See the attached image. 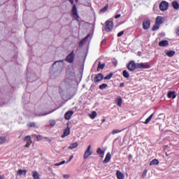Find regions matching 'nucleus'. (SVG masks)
<instances>
[{
	"label": "nucleus",
	"mask_w": 179,
	"mask_h": 179,
	"mask_svg": "<svg viewBox=\"0 0 179 179\" xmlns=\"http://www.w3.org/2000/svg\"><path fill=\"white\" fill-rule=\"evenodd\" d=\"M150 68V65L145 63H137L136 64L134 61H130L127 64V69L130 71V72H134L135 69H149Z\"/></svg>",
	"instance_id": "f257e3e1"
},
{
	"label": "nucleus",
	"mask_w": 179,
	"mask_h": 179,
	"mask_svg": "<svg viewBox=\"0 0 179 179\" xmlns=\"http://www.w3.org/2000/svg\"><path fill=\"white\" fill-rule=\"evenodd\" d=\"M166 20V18L163 16H157L155 19V23L153 25L152 30V31H156L160 29V25L163 24Z\"/></svg>",
	"instance_id": "f03ea898"
},
{
	"label": "nucleus",
	"mask_w": 179,
	"mask_h": 179,
	"mask_svg": "<svg viewBox=\"0 0 179 179\" xmlns=\"http://www.w3.org/2000/svg\"><path fill=\"white\" fill-rule=\"evenodd\" d=\"M65 61L68 62V64H73L75 62V51H71L65 58Z\"/></svg>",
	"instance_id": "7ed1b4c3"
},
{
	"label": "nucleus",
	"mask_w": 179,
	"mask_h": 179,
	"mask_svg": "<svg viewBox=\"0 0 179 179\" xmlns=\"http://www.w3.org/2000/svg\"><path fill=\"white\" fill-rule=\"evenodd\" d=\"M113 29H114V23L113 21L107 20L105 25L106 31L110 32Z\"/></svg>",
	"instance_id": "20e7f679"
},
{
	"label": "nucleus",
	"mask_w": 179,
	"mask_h": 179,
	"mask_svg": "<svg viewBox=\"0 0 179 179\" xmlns=\"http://www.w3.org/2000/svg\"><path fill=\"white\" fill-rule=\"evenodd\" d=\"M159 9L162 12L167 10V9H169V2L166 1H162L159 4Z\"/></svg>",
	"instance_id": "39448f33"
},
{
	"label": "nucleus",
	"mask_w": 179,
	"mask_h": 179,
	"mask_svg": "<svg viewBox=\"0 0 179 179\" xmlns=\"http://www.w3.org/2000/svg\"><path fill=\"white\" fill-rule=\"evenodd\" d=\"M24 142H27V144L24 145V148H30V145L33 143V141H31V136H26L24 139Z\"/></svg>",
	"instance_id": "423d86ee"
},
{
	"label": "nucleus",
	"mask_w": 179,
	"mask_h": 179,
	"mask_svg": "<svg viewBox=\"0 0 179 179\" xmlns=\"http://www.w3.org/2000/svg\"><path fill=\"white\" fill-rule=\"evenodd\" d=\"M103 79H104V76L103 75V73H99L96 74L95 76V77L94 78V82L95 83H99V82H101V80H103Z\"/></svg>",
	"instance_id": "0eeeda50"
},
{
	"label": "nucleus",
	"mask_w": 179,
	"mask_h": 179,
	"mask_svg": "<svg viewBox=\"0 0 179 179\" xmlns=\"http://www.w3.org/2000/svg\"><path fill=\"white\" fill-rule=\"evenodd\" d=\"M90 149H92V145H88L87 150H85V153H84V159L86 160V159H87L89 157V156H92V150H90Z\"/></svg>",
	"instance_id": "6e6552de"
},
{
	"label": "nucleus",
	"mask_w": 179,
	"mask_h": 179,
	"mask_svg": "<svg viewBox=\"0 0 179 179\" xmlns=\"http://www.w3.org/2000/svg\"><path fill=\"white\" fill-rule=\"evenodd\" d=\"M150 27V20H145L143 22V29L144 30H148Z\"/></svg>",
	"instance_id": "1a4fd4ad"
},
{
	"label": "nucleus",
	"mask_w": 179,
	"mask_h": 179,
	"mask_svg": "<svg viewBox=\"0 0 179 179\" xmlns=\"http://www.w3.org/2000/svg\"><path fill=\"white\" fill-rule=\"evenodd\" d=\"M72 15L73 17H76V19H78L79 16L78 15V8H76V5L73 4L72 8Z\"/></svg>",
	"instance_id": "9d476101"
},
{
	"label": "nucleus",
	"mask_w": 179,
	"mask_h": 179,
	"mask_svg": "<svg viewBox=\"0 0 179 179\" xmlns=\"http://www.w3.org/2000/svg\"><path fill=\"white\" fill-rule=\"evenodd\" d=\"M71 134V128H69V127H67L64 130V133L62 135V138H66V136H68Z\"/></svg>",
	"instance_id": "9b49d317"
},
{
	"label": "nucleus",
	"mask_w": 179,
	"mask_h": 179,
	"mask_svg": "<svg viewBox=\"0 0 179 179\" xmlns=\"http://www.w3.org/2000/svg\"><path fill=\"white\" fill-rule=\"evenodd\" d=\"M73 113H74L73 110L67 111L64 115L65 120H67L68 121H69V120H71V117L73 115Z\"/></svg>",
	"instance_id": "f8f14e48"
},
{
	"label": "nucleus",
	"mask_w": 179,
	"mask_h": 179,
	"mask_svg": "<svg viewBox=\"0 0 179 179\" xmlns=\"http://www.w3.org/2000/svg\"><path fill=\"white\" fill-rule=\"evenodd\" d=\"M116 176L117 179H124L125 176H124V173H122L120 171L117 170L116 171Z\"/></svg>",
	"instance_id": "ddd939ff"
},
{
	"label": "nucleus",
	"mask_w": 179,
	"mask_h": 179,
	"mask_svg": "<svg viewBox=\"0 0 179 179\" xmlns=\"http://www.w3.org/2000/svg\"><path fill=\"white\" fill-rule=\"evenodd\" d=\"M110 160H111V154L110 152H108L106 155L104 160L103 161V163H108Z\"/></svg>",
	"instance_id": "4468645a"
},
{
	"label": "nucleus",
	"mask_w": 179,
	"mask_h": 179,
	"mask_svg": "<svg viewBox=\"0 0 179 179\" xmlns=\"http://www.w3.org/2000/svg\"><path fill=\"white\" fill-rule=\"evenodd\" d=\"M167 45H169V41L167 40H164L159 43V47H167Z\"/></svg>",
	"instance_id": "2eb2a0df"
},
{
	"label": "nucleus",
	"mask_w": 179,
	"mask_h": 179,
	"mask_svg": "<svg viewBox=\"0 0 179 179\" xmlns=\"http://www.w3.org/2000/svg\"><path fill=\"white\" fill-rule=\"evenodd\" d=\"M166 55H167V57H169V58H171V57H174V55H176V51L174 50H169L167 52H165Z\"/></svg>",
	"instance_id": "dca6fc26"
},
{
	"label": "nucleus",
	"mask_w": 179,
	"mask_h": 179,
	"mask_svg": "<svg viewBox=\"0 0 179 179\" xmlns=\"http://www.w3.org/2000/svg\"><path fill=\"white\" fill-rule=\"evenodd\" d=\"M115 101L117 104L118 107H121V106H122V98H121V96H118Z\"/></svg>",
	"instance_id": "f3484780"
},
{
	"label": "nucleus",
	"mask_w": 179,
	"mask_h": 179,
	"mask_svg": "<svg viewBox=\"0 0 179 179\" xmlns=\"http://www.w3.org/2000/svg\"><path fill=\"white\" fill-rule=\"evenodd\" d=\"M17 174V176H26V174H27V171L26 169H18Z\"/></svg>",
	"instance_id": "a211bd4d"
},
{
	"label": "nucleus",
	"mask_w": 179,
	"mask_h": 179,
	"mask_svg": "<svg viewBox=\"0 0 179 179\" xmlns=\"http://www.w3.org/2000/svg\"><path fill=\"white\" fill-rule=\"evenodd\" d=\"M78 146H79V144L78 143V142L73 143L70 144V145L69 146V149L72 150L73 149H76Z\"/></svg>",
	"instance_id": "6ab92c4d"
},
{
	"label": "nucleus",
	"mask_w": 179,
	"mask_h": 179,
	"mask_svg": "<svg viewBox=\"0 0 179 179\" xmlns=\"http://www.w3.org/2000/svg\"><path fill=\"white\" fill-rule=\"evenodd\" d=\"M89 37H90V34H87L85 38H84L83 40H81L79 43V45H83V44H85V43H86L87 38H89Z\"/></svg>",
	"instance_id": "aec40b11"
},
{
	"label": "nucleus",
	"mask_w": 179,
	"mask_h": 179,
	"mask_svg": "<svg viewBox=\"0 0 179 179\" xmlns=\"http://www.w3.org/2000/svg\"><path fill=\"white\" fill-rule=\"evenodd\" d=\"M168 97L169 99H176L177 97V95L176 94V92H169L168 93Z\"/></svg>",
	"instance_id": "412c9836"
},
{
	"label": "nucleus",
	"mask_w": 179,
	"mask_h": 179,
	"mask_svg": "<svg viewBox=\"0 0 179 179\" xmlns=\"http://www.w3.org/2000/svg\"><path fill=\"white\" fill-rule=\"evenodd\" d=\"M104 66H106V64H101V62H99L98 64V67L96 69L97 72H99L100 69H104Z\"/></svg>",
	"instance_id": "4be33fe9"
},
{
	"label": "nucleus",
	"mask_w": 179,
	"mask_h": 179,
	"mask_svg": "<svg viewBox=\"0 0 179 179\" xmlns=\"http://www.w3.org/2000/svg\"><path fill=\"white\" fill-rule=\"evenodd\" d=\"M172 6L174 9H176V10L179 9V3L178 1H173L172 2Z\"/></svg>",
	"instance_id": "5701e85b"
},
{
	"label": "nucleus",
	"mask_w": 179,
	"mask_h": 179,
	"mask_svg": "<svg viewBox=\"0 0 179 179\" xmlns=\"http://www.w3.org/2000/svg\"><path fill=\"white\" fill-rule=\"evenodd\" d=\"M96 153H97V155H99V156H101V157H104V151H103V150H101V148H99L97 149Z\"/></svg>",
	"instance_id": "b1692460"
},
{
	"label": "nucleus",
	"mask_w": 179,
	"mask_h": 179,
	"mask_svg": "<svg viewBox=\"0 0 179 179\" xmlns=\"http://www.w3.org/2000/svg\"><path fill=\"white\" fill-rule=\"evenodd\" d=\"M32 177L34 179H40V174L37 171H33L32 172Z\"/></svg>",
	"instance_id": "393cba45"
},
{
	"label": "nucleus",
	"mask_w": 179,
	"mask_h": 179,
	"mask_svg": "<svg viewBox=\"0 0 179 179\" xmlns=\"http://www.w3.org/2000/svg\"><path fill=\"white\" fill-rule=\"evenodd\" d=\"M157 165L159 164V159H154L150 162V166H153V165Z\"/></svg>",
	"instance_id": "a878e982"
},
{
	"label": "nucleus",
	"mask_w": 179,
	"mask_h": 179,
	"mask_svg": "<svg viewBox=\"0 0 179 179\" xmlns=\"http://www.w3.org/2000/svg\"><path fill=\"white\" fill-rule=\"evenodd\" d=\"M108 10V4H106L104 8H101L100 10V13H105V12H107Z\"/></svg>",
	"instance_id": "bb28decb"
},
{
	"label": "nucleus",
	"mask_w": 179,
	"mask_h": 179,
	"mask_svg": "<svg viewBox=\"0 0 179 179\" xmlns=\"http://www.w3.org/2000/svg\"><path fill=\"white\" fill-rule=\"evenodd\" d=\"M43 139H48V137H43L41 135L36 136V141L40 142V141H43Z\"/></svg>",
	"instance_id": "cd10ccee"
},
{
	"label": "nucleus",
	"mask_w": 179,
	"mask_h": 179,
	"mask_svg": "<svg viewBox=\"0 0 179 179\" xmlns=\"http://www.w3.org/2000/svg\"><path fill=\"white\" fill-rule=\"evenodd\" d=\"M6 142V136H1L0 137V145H2Z\"/></svg>",
	"instance_id": "c85d7f7f"
},
{
	"label": "nucleus",
	"mask_w": 179,
	"mask_h": 179,
	"mask_svg": "<svg viewBox=\"0 0 179 179\" xmlns=\"http://www.w3.org/2000/svg\"><path fill=\"white\" fill-rule=\"evenodd\" d=\"M154 113L151 114L144 122V124H148V122H150V120L152 118H153Z\"/></svg>",
	"instance_id": "c756f323"
},
{
	"label": "nucleus",
	"mask_w": 179,
	"mask_h": 179,
	"mask_svg": "<svg viewBox=\"0 0 179 179\" xmlns=\"http://www.w3.org/2000/svg\"><path fill=\"white\" fill-rule=\"evenodd\" d=\"M122 75H123L124 78H126L127 79H128V78H129V73H128V71L127 70L123 71Z\"/></svg>",
	"instance_id": "7c9ffc66"
},
{
	"label": "nucleus",
	"mask_w": 179,
	"mask_h": 179,
	"mask_svg": "<svg viewBox=\"0 0 179 179\" xmlns=\"http://www.w3.org/2000/svg\"><path fill=\"white\" fill-rule=\"evenodd\" d=\"M106 87H108V85H107L106 83H103L99 85L100 90H103V89H106Z\"/></svg>",
	"instance_id": "2f4dec72"
},
{
	"label": "nucleus",
	"mask_w": 179,
	"mask_h": 179,
	"mask_svg": "<svg viewBox=\"0 0 179 179\" xmlns=\"http://www.w3.org/2000/svg\"><path fill=\"white\" fill-rule=\"evenodd\" d=\"M96 117H97V113L96 111H93L92 113V114L90 115V118L92 120H94V118H96Z\"/></svg>",
	"instance_id": "473e14b6"
},
{
	"label": "nucleus",
	"mask_w": 179,
	"mask_h": 179,
	"mask_svg": "<svg viewBox=\"0 0 179 179\" xmlns=\"http://www.w3.org/2000/svg\"><path fill=\"white\" fill-rule=\"evenodd\" d=\"M110 78H113V73H109L106 76L104 77L105 80H110Z\"/></svg>",
	"instance_id": "72a5a7b5"
},
{
	"label": "nucleus",
	"mask_w": 179,
	"mask_h": 179,
	"mask_svg": "<svg viewBox=\"0 0 179 179\" xmlns=\"http://www.w3.org/2000/svg\"><path fill=\"white\" fill-rule=\"evenodd\" d=\"M27 127H29V128H34V127H36V123L35 122H29L27 124Z\"/></svg>",
	"instance_id": "f704fd0d"
},
{
	"label": "nucleus",
	"mask_w": 179,
	"mask_h": 179,
	"mask_svg": "<svg viewBox=\"0 0 179 179\" xmlns=\"http://www.w3.org/2000/svg\"><path fill=\"white\" fill-rule=\"evenodd\" d=\"M146 176H148V171L146 169H145L143 171V173H142V177L143 178H145V177H146Z\"/></svg>",
	"instance_id": "c9c22d12"
},
{
	"label": "nucleus",
	"mask_w": 179,
	"mask_h": 179,
	"mask_svg": "<svg viewBox=\"0 0 179 179\" xmlns=\"http://www.w3.org/2000/svg\"><path fill=\"white\" fill-rule=\"evenodd\" d=\"M120 132H121V130L114 129L112 131V135H115V134H120Z\"/></svg>",
	"instance_id": "e433bc0d"
},
{
	"label": "nucleus",
	"mask_w": 179,
	"mask_h": 179,
	"mask_svg": "<svg viewBox=\"0 0 179 179\" xmlns=\"http://www.w3.org/2000/svg\"><path fill=\"white\" fill-rule=\"evenodd\" d=\"M50 124L51 127H54V125H55V124H56V122H55V120H50Z\"/></svg>",
	"instance_id": "4c0bfd02"
},
{
	"label": "nucleus",
	"mask_w": 179,
	"mask_h": 179,
	"mask_svg": "<svg viewBox=\"0 0 179 179\" xmlns=\"http://www.w3.org/2000/svg\"><path fill=\"white\" fill-rule=\"evenodd\" d=\"M124 31H122L117 34V37H121L124 34Z\"/></svg>",
	"instance_id": "58836bf2"
},
{
	"label": "nucleus",
	"mask_w": 179,
	"mask_h": 179,
	"mask_svg": "<svg viewBox=\"0 0 179 179\" xmlns=\"http://www.w3.org/2000/svg\"><path fill=\"white\" fill-rule=\"evenodd\" d=\"M176 35L179 36V27L176 28Z\"/></svg>",
	"instance_id": "ea45409f"
},
{
	"label": "nucleus",
	"mask_w": 179,
	"mask_h": 179,
	"mask_svg": "<svg viewBox=\"0 0 179 179\" xmlns=\"http://www.w3.org/2000/svg\"><path fill=\"white\" fill-rule=\"evenodd\" d=\"M119 17H121V14H117L115 16V19H119Z\"/></svg>",
	"instance_id": "a19ab883"
},
{
	"label": "nucleus",
	"mask_w": 179,
	"mask_h": 179,
	"mask_svg": "<svg viewBox=\"0 0 179 179\" xmlns=\"http://www.w3.org/2000/svg\"><path fill=\"white\" fill-rule=\"evenodd\" d=\"M73 159V155H71L69 159V160L67 161V163H69V162H71V160H72Z\"/></svg>",
	"instance_id": "79ce46f5"
},
{
	"label": "nucleus",
	"mask_w": 179,
	"mask_h": 179,
	"mask_svg": "<svg viewBox=\"0 0 179 179\" xmlns=\"http://www.w3.org/2000/svg\"><path fill=\"white\" fill-rule=\"evenodd\" d=\"M64 178L66 179V178H69V174H66L63 176Z\"/></svg>",
	"instance_id": "37998d69"
},
{
	"label": "nucleus",
	"mask_w": 179,
	"mask_h": 179,
	"mask_svg": "<svg viewBox=\"0 0 179 179\" xmlns=\"http://www.w3.org/2000/svg\"><path fill=\"white\" fill-rule=\"evenodd\" d=\"M125 86V84L124 83H121L120 85V87H124Z\"/></svg>",
	"instance_id": "c03bdc74"
},
{
	"label": "nucleus",
	"mask_w": 179,
	"mask_h": 179,
	"mask_svg": "<svg viewBox=\"0 0 179 179\" xmlns=\"http://www.w3.org/2000/svg\"><path fill=\"white\" fill-rule=\"evenodd\" d=\"M47 139L49 142H52V138H45Z\"/></svg>",
	"instance_id": "a18cd8bd"
},
{
	"label": "nucleus",
	"mask_w": 179,
	"mask_h": 179,
	"mask_svg": "<svg viewBox=\"0 0 179 179\" xmlns=\"http://www.w3.org/2000/svg\"><path fill=\"white\" fill-rule=\"evenodd\" d=\"M60 166H62V164H65V161H62L59 162Z\"/></svg>",
	"instance_id": "49530a36"
},
{
	"label": "nucleus",
	"mask_w": 179,
	"mask_h": 179,
	"mask_svg": "<svg viewBox=\"0 0 179 179\" xmlns=\"http://www.w3.org/2000/svg\"><path fill=\"white\" fill-rule=\"evenodd\" d=\"M114 66H117V62H113Z\"/></svg>",
	"instance_id": "de8ad7c7"
},
{
	"label": "nucleus",
	"mask_w": 179,
	"mask_h": 179,
	"mask_svg": "<svg viewBox=\"0 0 179 179\" xmlns=\"http://www.w3.org/2000/svg\"><path fill=\"white\" fill-rule=\"evenodd\" d=\"M128 157H129V159H132V155L129 154V155H128Z\"/></svg>",
	"instance_id": "09e8293b"
},
{
	"label": "nucleus",
	"mask_w": 179,
	"mask_h": 179,
	"mask_svg": "<svg viewBox=\"0 0 179 179\" xmlns=\"http://www.w3.org/2000/svg\"><path fill=\"white\" fill-rule=\"evenodd\" d=\"M70 3H71V5H73V0H69Z\"/></svg>",
	"instance_id": "8fccbe9b"
},
{
	"label": "nucleus",
	"mask_w": 179,
	"mask_h": 179,
	"mask_svg": "<svg viewBox=\"0 0 179 179\" xmlns=\"http://www.w3.org/2000/svg\"><path fill=\"white\" fill-rule=\"evenodd\" d=\"M106 40H103L102 41H101V44H106Z\"/></svg>",
	"instance_id": "3c124183"
},
{
	"label": "nucleus",
	"mask_w": 179,
	"mask_h": 179,
	"mask_svg": "<svg viewBox=\"0 0 179 179\" xmlns=\"http://www.w3.org/2000/svg\"><path fill=\"white\" fill-rule=\"evenodd\" d=\"M3 178H5L4 176H0V179H3Z\"/></svg>",
	"instance_id": "603ef678"
},
{
	"label": "nucleus",
	"mask_w": 179,
	"mask_h": 179,
	"mask_svg": "<svg viewBox=\"0 0 179 179\" xmlns=\"http://www.w3.org/2000/svg\"><path fill=\"white\" fill-rule=\"evenodd\" d=\"M55 166H61V164H59V163H56L55 164Z\"/></svg>",
	"instance_id": "864d4df0"
},
{
	"label": "nucleus",
	"mask_w": 179,
	"mask_h": 179,
	"mask_svg": "<svg viewBox=\"0 0 179 179\" xmlns=\"http://www.w3.org/2000/svg\"><path fill=\"white\" fill-rule=\"evenodd\" d=\"M104 121H106V119H103V120H102V122H104Z\"/></svg>",
	"instance_id": "5fc2aeb1"
},
{
	"label": "nucleus",
	"mask_w": 179,
	"mask_h": 179,
	"mask_svg": "<svg viewBox=\"0 0 179 179\" xmlns=\"http://www.w3.org/2000/svg\"><path fill=\"white\" fill-rule=\"evenodd\" d=\"M60 62H64V60H60Z\"/></svg>",
	"instance_id": "6e6d98bb"
},
{
	"label": "nucleus",
	"mask_w": 179,
	"mask_h": 179,
	"mask_svg": "<svg viewBox=\"0 0 179 179\" xmlns=\"http://www.w3.org/2000/svg\"><path fill=\"white\" fill-rule=\"evenodd\" d=\"M56 62H55L54 64H53V65H55Z\"/></svg>",
	"instance_id": "4d7b16f0"
},
{
	"label": "nucleus",
	"mask_w": 179,
	"mask_h": 179,
	"mask_svg": "<svg viewBox=\"0 0 179 179\" xmlns=\"http://www.w3.org/2000/svg\"><path fill=\"white\" fill-rule=\"evenodd\" d=\"M42 115H47V114H43Z\"/></svg>",
	"instance_id": "13d9d810"
}]
</instances>
